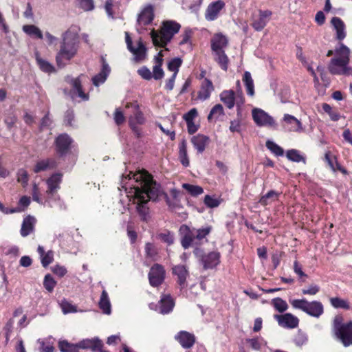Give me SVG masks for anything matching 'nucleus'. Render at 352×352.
Instances as JSON below:
<instances>
[{
    "label": "nucleus",
    "instance_id": "nucleus-1",
    "mask_svg": "<svg viewBox=\"0 0 352 352\" xmlns=\"http://www.w3.org/2000/svg\"><path fill=\"white\" fill-rule=\"evenodd\" d=\"M127 177L129 180L133 179L135 183L131 184L134 189V203L136 204V212L142 221H147L149 217L148 202L151 200L155 201L161 196L164 197L170 208L176 209L180 207V192L176 188L170 189V195L173 198V200H170L168 195L163 192L161 186L153 180L148 172L130 173Z\"/></svg>",
    "mask_w": 352,
    "mask_h": 352
},
{
    "label": "nucleus",
    "instance_id": "nucleus-2",
    "mask_svg": "<svg viewBox=\"0 0 352 352\" xmlns=\"http://www.w3.org/2000/svg\"><path fill=\"white\" fill-rule=\"evenodd\" d=\"M79 43V36L76 30L69 29L63 34L60 50L56 56L58 67H64L76 55Z\"/></svg>",
    "mask_w": 352,
    "mask_h": 352
},
{
    "label": "nucleus",
    "instance_id": "nucleus-3",
    "mask_svg": "<svg viewBox=\"0 0 352 352\" xmlns=\"http://www.w3.org/2000/svg\"><path fill=\"white\" fill-rule=\"evenodd\" d=\"M181 25L173 20L162 21L159 30H153L151 33L153 43L156 47H165L179 32Z\"/></svg>",
    "mask_w": 352,
    "mask_h": 352
},
{
    "label": "nucleus",
    "instance_id": "nucleus-4",
    "mask_svg": "<svg viewBox=\"0 0 352 352\" xmlns=\"http://www.w3.org/2000/svg\"><path fill=\"white\" fill-rule=\"evenodd\" d=\"M336 57L331 59L328 66L329 72L333 75L349 74L350 50L343 43H340L339 48L336 50Z\"/></svg>",
    "mask_w": 352,
    "mask_h": 352
},
{
    "label": "nucleus",
    "instance_id": "nucleus-5",
    "mask_svg": "<svg viewBox=\"0 0 352 352\" xmlns=\"http://www.w3.org/2000/svg\"><path fill=\"white\" fill-rule=\"evenodd\" d=\"M333 332L335 338L344 347L352 345V320L343 322V318L336 316L333 319Z\"/></svg>",
    "mask_w": 352,
    "mask_h": 352
},
{
    "label": "nucleus",
    "instance_id": "nucleus-6",
    "mask_svg": "<svg viewBox=\"0 0 352 352\" xmlns=\"http://www.w3.org/2000/svg\"><path fill=\"white\" fill-rule=\"evenodd\" d=\"M289 303L293 308L300 309L310 316L318 318L324 313V307L321 302L307 301L305 298L290 299Z\"/></svg>",
    "mask_w": 352,
    "mask_h": 352
},
{
    "label": "nucleus",
    "instance_id": "nucleus-7",
    "mask_svg": "<svg viewBox=\"0 0 352 352\" xmlns=\"http://www.w3.org/2000/svg\"><path fill=\"white\" fill-rule=\"evenodd\" d=\"M221 101L229 109H232L235 105L239 109L244 104L245 100L242 90L236 92L232 89L224 90L220 95Z\"/></svg>",
    "mask_w": 352,
    "mask_h": 352
},
{
    "label": "nucleus",
    "instance_id": "nucleus-8",
    "mask_svg": "<svg viewBox=\"0 0 352 352\" xmlns=\"http://www.w3.org/2000/svg\"><path fill=\"white\" fill-rule=\"evenodd\" d=\"M252 118L258 126H274L275 121L267 113L261 109L255 108L252 111Z\"/></svg>",
    "mask_w": 352,
    "mask_h": 352
},
{
    "label": "nucleus",
    "instance_id": "nucleus-9",
    "mask_svg": "<svg viewBox=\"0 0 352 352\" xmlns=\"http://www.w3.org/2000/svg\"><path fill=\"white\" fill-rule=\"evenodd\" d=\"M272 15V12L269 10H259L258 14L252 16V28L257 32L263 30L270 21Z\"/></svg>",
    "mask_w": 352,
    "mask_h": 352
},
{
    "label": "nucleus",
    "instance_id": "nucleus-10",
    "mask_svg": "<svg viewBox=\"0 0 352 352\" xmlns=\"http://www.w3.org/2000/svg\"><path fill=\"white\" fill-rule=\"evenodd\" d=\"M164 278L165 270L164 267L160 264L153 265L148 273L150 285L153 287H158L164 282Z\"/></svg>",
    "mask_w": 352,
    "mask_h": 352
},
{
    "label": "nucleus",
    "instance_id": "nucleus-11",
    "mask_svg": "<svg viewBox=\"0 0 352 352\" xmlns=\"http://www.w3.org/2000/svg\"><path fill=\"white\" fill-rule=\"evenodd\" d=\"M274 318L278 322L279 326L285 329H294L299 324V319L290 313L280 315L276 314Z\"/></svg>",
    "mask_w": 352,
    "mask_h": 352
},
{
    "label": "nucleus",
    "instance_id": "nucleus-12",
    "mask_svg": "<svg viewBox=\"0 0 352 352\" xmlns=\"http://www.w3.org/2000/svg\"><path fill=\"white\" fill-rule=\"evenodd\" d=\"M62 177L63 175L60 173H54L47 179L46 184L47 185V189L46 190V201L48 202L60 188Z\"/></svg>",
    "mask_w": 352,
    "mask_h": 352
},
{
    "label": "nucleus",
    "instance_id": "nucleus-13",
    "mask_svg": "<svg viewBox=\"0 0 352 352\" xmlns=\"http://www.w3.org/2000/svg\"><path fill=\"white\" fill-rule=\"evenodd\" d=\"M173 274L177 276V283L180 290H183L187 287V278L189 276V272L186 266L184 265H177L172 269Z\"/></svg>",
    "mask_w": 352,
    "mask_h": 352
},
{
    "label": "nucleus",
    "instance_id": "nucleus-14",
    "mask_svg": "<svg viewBox=\"0 0 352 352\" xmlns=\"http://www.w3.org/2000/svg\"><path fill=\"white\" fill-rule=\"evenodd\" d=\"M72 142V138L66 133H63L58 135L56 140V151L60 156L65 155L69 150Z\"/></svg>",
    "mask_w": 352,
    "mask_h": 352
},
{
    "label": "nucleus",
    "instance_id": "nucleus-15",
    "mask_svg": "<svg viewBox=\"0 0 352 352\" xmlns=\"http://www.w3.org/2000/svg\"><path fill=\"white\" fill-rule=\"evenodd\" d=\"M225 7V3L221 0H218L210 3L206 10L205 19L208 21L216 20L220 14V12Z\"/></svg>",
    "mask_w": 352,
    "mask_h": 352
},
{
    "label": "nucleus",
    "instance_id": "nucleus-16",
    "mask_svg": "<svg viewBox=\"0 0 352 352\" xmlns=\"http://www.w3.org/2000/svg\"><path fill=\"white\" fill-rule=\"evenodd\" d=\"M174 338L184 349H191L196 342L195 335L186 331H179Z\"/></svg>",
    "mask_w": 352,
    "mask_h": 352
},
{
    "label": "nucleus",
    "instance_id": "nucleus-17",
    "mask_svg": "<svg viewBox=\"0 0 352 352\" xmlns=\"http://www.w3.org/2000/svg\"><path fill=\"white\" fill-rule=\"evenodd\" d=\"M154 19V9L152 5L145 6L138 14L137 23L139 25H147L152 23Z\"/></svg>",
    "mask_w": 352,
    "mask_h": 352
},
{
    "label": "nucleus",
    "instance_id": "nucleus-18",
    "mask_svg": "<svg viewBox=\"0 0 352 352\" xmlns=\"http://www.w3.org/2000/svg\"><path fill=\"white\" fill-rule=\"evenodd\" d=\"M101 62L100 72L92 78V82L96 87L105 82L111 72V68L104 57L101 58Z\"/></svg>",
    "mask_w": 352,
    "mask_h": 352
},
{
    "label": "nucleus",
    "instance_id": "nucleus-19",
    "mask_svg": "<svg viewBox=\"0 0 352 352\" xmlns=\"http://www.w3.org/2000/svg\"><path fill=\"white\" fill-rule=\"evenodd\" d=\"M36 221V219L31 215H28L23 219L20 230V234L23 237H26L34 232Z\"/></svg>",
    "mask_w": 352,
    "mask_h": 352
},
{
    "label": "nucleus",
    "instance_id": "nucleus-20",
    "mask_svg": "<svg viewBox=\"0 0 352 352\" xmlns=\"http://www.w3.org/2000/svg\"><path fill=\"white\" fill-rule=\"evenodd\" d=\"M135 111L133 116H131L129 118V125L131 129L139 135V130L137 124H142L144 122V117L141 111L139 110V106L138 104L135 105Z\"/></svg>",
    "mask_w": 352,
    "mask_h": 352
},
{
    "label": "nucleus",
    "instance_id": "nucleus-21",
    "mask_svg": "<svg viewBox=\"0 0 352 352\" xmlns=\"http://www.w3.org/2000/svg\"><path fill=\"white\" fill-rule=\"evenodd\" d=\"M213 91L214 86L212 81L208 78H205L201 82L197 98L201 100H206L210 98Z\"/></svg>",
    "mask_w": 352,
    "mask_h": 352
},
{
    "label": "nucleus",
    "instance_id": "nucleus-22",
    "mask_svg": "<svg viewBox=\"0 0 352 352\" xmlns=\"http://www.w3.org/2000/svg\"><path fill=\"white\" fill-rule=\"evenodd\" d=\"M220 254L217 252H211L203 256L201 261L204 269H212L219 263Z\"/></svg>",
    "mask_w": 352,
    "mask_h": 352
},
{
    "label": "nucleus",
    "instance_id": "nucleus-23",
    "mask_svg": "<svg viewBox=\"0 0 352 352\" xmlns=\"http://www.w3.org/2000/svg\"><path fill=\"white\" fill-rule=\"evenodd\" d=\"M228 41L222 34H217L211 40V49L212 52L225 51Z\"/></svg>",
    "mask_w": 352,
    "mask_h": 352
},
{
    "label": "nucleus",
    "instance_id": "nucleus-24",
    "mask_svg": "<svg viewBox=\"0 0 352 352\" xmlns=\"http://www.w3.org/2000/svg\"><path fill=\"white\" fill-rule=\"evenodd\" d=\"M56 167V162L53 158H47L39 160L35 164L33 171L35 173H38L43 171H46Z\"/></svg>",
    "mask_w": 352,
    "mask_h": 352
},
{
    "label": "nucleus",
    "instance_id": "nucleus-25",
    "mask_svg": "<svg viewBox=\"0 0 352 352\" xmlns=\"http://www.w3.org/2000/svg\"><path fill=\"white\" fill-rule=\"evenodd\" d=\"M103 346L102 342L98 338L86 340L80 343V346L82 349H91L96 352H109L102 349Z\"/></svg>",
    "mask_w": 352,
    "mask_h": 352
},
{
    "label": "nucleus",
    "instance_id": "nucleus-26",
    "mask_svg": "<svg viewBox=\"0 0 352 352\" xmlns=\"http://www.w3.org/2000/svg\"><path fill=\"white\" fill-rule=\"evenodd\" d=\"M159 312L162 314H167L172 311L174 306V300L170 295H164L160 302Z\"/></svg>",
    "mask_w": 352,
    "mask_h": 352
},
{
    "label": "nucleus",
    "instance_id": "nucleus-27",
    "mask_svg": "<svg viewBox=\"0 0 352 352\" xmlns=\"http://www.w3.org/2000/svg\"><path fill=\"white\" fill-rule=\"evenodd\" d=\"M209 142V138L202 134H198L193 136L191 139L192 144L199 153L204 151L206 146L208 144Z\"/></svg>",
    "mask_w": 352,
    "mask_h": 352
},
{
    "label": "nucleus",
    "instance_id": "nucleus-28",
    "mask_svg": "<svg viewBox=\"0 0 352 352\" xmlns=\"http://www.w3.org/2000/svg\"><path fill=\"white\" fill-rule=\"evenodd\" d=\"M331 24L336 31V39L342 41L346 37L345 25L339 17H333Z\"/></svg>",
    "mask_w": 352,
    "mask_h": 352
},
{
    "label": "nucleus",
    "instance_id": "nucleus-29",
    "mask_svg": "<svg viewBox=\"0 0 352 352\" xmlns=\"http://www.w3.org/2000/svg\"><path fill=\"white\" fill-rule=\"evenodd\" d=\"M283 120L289 125V131L300 132L302 131V124L296 118L289 114H285Z\"/></svg>",
    "mask_w": 352,
    "mask_h": 352
},
{
    "label": "nucleus",
    "instance_id": "nucleus-30",
    "mask_svg": "<svg viewBox=\"0 0 352 352\" xmlns=\"http://www.w3.org/2000/svg\"><path fill=\"white\" fill-rule=\"evenodd\" d=\"M214 59L218 63L219 67L223 70L227 71L229 65V58L226 54L225 51L212 52Z\"/></svg>",
    "mask_w": 352,
    "mask_h": 352
},
{
    "label": "nucleus",
    "instance_id": "nucleus-31",
    "mask_svg": "<svg viewBox=\"0 0 352 352\" xmlns=\"http://www.w3.org/2000/svg\"><path fill=\"white\" fill-rule=\"evenodd\" d=\"M280 195V192L271 190L260 198L258 203L263 206H266L278 200Z\"/></svg>",
    "mask_w": 352,
    "mask_h": 352
},
{
    "label": "nucleus",
    "instance_id": "nucleus-32",
    "mask_svg": "<svg viewBox=\"0 0 352 352\" xmlns=\"http://www.w3.org/2000/svg\"><path fill=\"white\" fill-rule=\"evenodd\" d=\"M179 157L182 164L187 167L189 166V160L187 154V143L183 140L179 144Z\"/></svg>",
    "mask_w": 352,
    "mask_h": 352
},
{
    "label": "nucleus",
    "instance_id": "nucleus-33",
    "mask_svg": "<svg viewBox=\"0 0 352 352\" xmlns=\"http://www.w3.org/2000/svg\"><path fill=\"white\" fill-rule=\"evenodd\" d=\"M243 81L246 88L247 94L253 96L254 95V85L250 72L247 71L244 72Z\"/></svg>",
    "mask_w": 352,
    "mask_h": 352
},
{
    "label": "nucleus",
    "instance_id": "nucleus-34",
    "mask_svg": "<svg viewBox=\"0 0 352 352\" xmlns=\"http://www.w3.org/2000/svg\"><path fill=\"white\" fill-rule=\"evenodd\" d=\"M99 306L104 314H109L111 313V304L108 294L105 290L102 292L99 301Z\"/></svg>",
    "mask_w": 352,
    "mask_h": 352
},
{
    "label": "nucleus",
    "instance_id": "nucleus-35",
    "mask_svg": "<svg viewBox=\"0 0 352 352\" xmlns=\"http://www.w3.org/2000/svg\"><path fill=\"white\" fill-rule=\"evenodd\" d=\"M23 31L25 33H26L28 35L34 37V38H36L42 39L43 37V35L41 30L38 27H36L34 25H23Z\"/></svg>",
    "mask_w": 352,
    "mask_h": 352
},
{
    "label": "nucleus",
    "instance_id": "nucleus-36",
    "mask_svg": "<svg viewBox=\"0 0 352 352\" xmlns=\"http://www.w3.org/2000/svg\"><path fill=\"white\" fill-rule=\"evenodd\" d=\"M130 52L135 55V60L139 61L145 58L146 48L143 42L140 40L138 43V47L136 48L133 47L132 50H130Z\"/></svg>",
    "mask_w": 352,
    "mask_h": 352
},
{
    "label": "nucleus",
    "instance_id": "nucleus-37",
    "mask_svg": "<svg viewBox=\"0 0 352 352\" xmlns=\"http://www.w3.org/2000/svg\"><path fill=\"white\" fill-rule=\"evenodd\" d=\"M181 243L184 249H187L190 245L196 244L197 243L195 242V234L194 232L188 230L182 237Z\"/></svg>",
    "mask_w": 352,
    "mask_h": 352
},
{
    "label": "nucleus",
    "instance_id": "nucleus-38",
    "mask_svg": "<svg viewBox=\"0 0 352 352\" xmlns=\"http://www.w3.org/2000/svg\"><path fill=\"white\" fill-rule=\"evenodd\" d=\"M182 188L185 189L191 196L197 197L204 192L202 187L197 185H192L188 183L182 184Z\"/></svg>",
    "mask_w": 352,
    "mask_h": 352
},
{
    "label": "nucleus",
    "instance_id": "nucleus-39",
    "mask_svg": "<svg viewBox=\"0 0 352 352\" xmlns=\"http://www.w3.org/2000/svg\"><path fill=\"white\" fill-rule=\"evenodd\" d=\"M36 60L39 68L44 72L52 73L55 72L54 67L48 61L41 58L36 54Z\"/></svg>",
    "mask_w": 352,
    "mask_h": 352
},
{
    "label": "nucleus",
    "instance_id": "nucleus-40",
    "mask_svg": "<svg viewBox=\"0 0 352 352\" xmlns=\"http://www.w3.org/2000/svg\"><path fill=\"white\" fill-rule=\"evenodd\" d=\"M271 304L274 308L280 313H283L288 309V305L287 302L279 297L272 299Z\"/></svg>",
    "mask_w": 352,
    "mask_h": 352
},
{
    "label": "nucleus",
    "instance_id": "nucleus-41",
    "mask_svg": "<svg viewBox=\"0 0 352 352\" xmlns=\"http://www.w3.org/2000/svg\"><path fill=\"white\" fill-rule=\"evenodd\" d=\"M72 85L73 87V89L74 93L77 94L78 96L84 100H88V95L85 94L82 91L81 82L79 78L73 79L72 80Z\"/></svg>",
    "mask_w": 352,
    "mask_h": 352
},
{
    "label": "nucleus",
    "instance_id": "nucleus-42",
    "mask_svg": "<svg viewBox=\"0 0 352 352\" xmlns=\"http://www.w3.org/2000/svg\"><path fill=\"white\" fill-rule=\"evenodd\" d=\"M224 115V110L223 106L221 104H215L210 110L208 120L211 121L212 120H217L221 116Z\"/></svg>",
    "mask_w": 352,
    "mask_h": 352
},
{
    "label": "nucleus",
    "instance_id": "nucleus-43",
    "mask_svg": "<svg viewBox=\"0 0 352 352\" xmlns=\"http://www.w3.org/2000/svg\"><path fill=\"white\" fill-rule=\"evenodd\" d=\"M286 156L288 158L289 160L295 162H302L304 164L306 163L305 158L300 155V152L298 150L296 149H290L287 151Z\"/></svg>",
    "mask_w": 352,
    "mask_h": 352
},
{
    "label": "nucleus",
    "instance_id": "nucleus-44",
    "mask_svg": "<svg viewBox=\"0 0 352 352\" xmlns=\"http://www.w3.org/2000/svg\"><path fill=\"white\" fill-rule=\"evenodd\" d=\"M330 302H331V305L334 308H336V309L340 308V309H349L350 308L349 302L346 300L340 298L338 297L331 298Z\"/></svg>",
    "mask_w": 352,
    "mask_h": 352
},
{
    "label": "nucleus",
    "instance_id": "nucleus-45",
    "mask_svg": "<svg viewBox=\"0 0 352 352\" xmlns=\"http://www.w3.org/2000/svg\"><path fill=\"white\" fill-rule=\"evenodd\" d=\"M266 147L275 155L276 156H283L284 154L283 149L278 146L277 144L271 140H267L266 142Z\"/></svg>",
    "mask_w": 352,
    "mask_h": 352
},
{
    "label": "nucleus",
    "instance_id": "nucleus-46",
    "mask_svg": "<svg viewBox=\"0 0 352 352\" xmlns=\"http://www.w3.org/2000/svg\"><path fill=\"white\" fill-rule=\"evenodd\" d=\"M145 253L147 258H151L153 261L156 260L157 255V250L153 243H146L145 245Z\"/></svg>",
    "mask_w": 352,
    "mask_h": 352
},
{
    "label": "nucleus",
    "instance_id": "nucleus-47",
    "mask_svg": "<svg viewBox=\"0 0 352 352\" xmlns=\"http://www.w3.org/2000/svg\"><path fill=\"white\" fill-rule=\"evenodd\" d=\"M193 32L192 30L189 28H186L184 30V32L180 35L179 38H181L180 41L178 42L179 45H183L184 44L190 43V38L192 36Z\"/></svg>",
    "mask_w": 352,
    "mask_h": 352
},
{
    "label": "nucleus",
    "instance_id": "nucleus-48",
    "mask_svg": "<svg viewBox=\"0 0 352 352\" xmlns=\"http://www.w3.org/2000/svg\"><path fill=\"white\" fill-rule=\"evenodd\" d=\"M58 346L61 352H78L76 345L69 343L67 341L59 342Z\"/></svg>",
    "mask_w": 352,
    "mask_h": 352
},
{
    "label": "nucleus",
    "instance_id": "nucleus-49",
    "mask_svg": "<svg viewBox=\"0 0 352 352\" xmlns=\"http://www.w3.org/2000/svg\"><path fill=\"white\" fill-rule=\"evenodd\" d=\"M157 238L168 245L173 244L174 242L173 234L168 230H165L158 234Z\"/></svg>",
    "mask_w": 352,
    "mask_h": 352
},
{
    "label": "nucleus",
    "instance_id": "nucleus-50",
    "mask_svg": "<svg viewBox=\"0 0 352 352\" xmlns=\"http://www.w3.org/2000/svg\"><path fill=\"white\" fill-rule=\"evenodd\" d=\"M182 61L179 58H174L168 63V70L173 72V74L175 75L177 74L179 72V68L181 66Z\"/></svg>",
    "mask_w": 352,
    "mask_h": 352
},
{
    "label": "nucleus",
    "instance_id": "nucleus-51",
    "mask_svg": "<svg viewBox=\"0 0 352 352\" xmlns=\"http://www.w3.org/2000/svg\"><path fill=\"white\" fill-rule=\"evenodd\" d=\"M56 285V282L50 274H47L45 276L43 285L46 290H47L49 292H52Z\"/></svg>",
    "mask_w": 352,
    "mask_h": 352
},
{
    "label": "nucleus",
    "instance_id": "nucleus-52",
    "mask_svg": "<svg viewBox=\"0 0 352 352\" xmlns=\"http://www.w3.org/2000/svg\"><path fill=\"white\" fill-rule=\"evenodd\" d=\"M195 234V241H201L204 239L211 231V227L208 226L206 228H200L198 230H192Z\"/></svg>",
    "mask_w": 352,
    "mask_h": 352
},
{
    "label": "nucleus",
    "instance_id": "nucleus-53",
    "mask_svg": "<svg viewBox=\"0 0 352 352\" xmlns=\"http://www.w3.org/2000/svg\"><path fill=\"white\" fill-rule=\"evenodd\" d=\"M204 202L207 207L210 208H216L220 204V201L218 199L208 195L205 196Z\"/></svg>",
    "mask_w": 352,
    "mask_h": 352
},
{
    "label": "nucleus",
    "instance_id": "nucleus-54",
    "mask_svg": "<svg viewBox=\"0 0 352 352\" xmlns=\"http://www.w3.org/2000/svg\"><path fill=\"white\" fill-rule=\"evenodd\" d=\"M308 341L307 336L305 333L299 330L294 338V342L298 346H302Z\"/></svg>",
    "mask_w": 352,
    "mask_h": 352
},
{
    "label": "nucleus",
    "instance_id": "nucleus-55",
    "mask_svg": "<svg viewBox=\"0 0 352 352\" xmlns=\"http://www.w3.org/2000/svg\"><path fill=\"white\" fill-rule=\"evenodd\" d=\"M79 7L85 11H91L94 8L93 0H76Z\"/></svg>",
    "mask_w": 352,
    "mask_h": 352
},
{
    "label": "nucleus",
    "instance_id": "nucleus-56",
    "mask_svg": "<svg viewBox=\"0 0 352 352\" xmlns=\"http://www.w3.org/2000/svg\"><path fill=\"white\" fill-rule=\"evenodd\" d=\"M17 181L23 186H25L28 184V173L27 170H25L23 168H21L17 172Z\"/></svg>",
    "mask_w": 352,
    "mask_h": 352
},
{
    "label": "nucleus",
    "instance_id": "nucleus-57",
    "mask_svg": "<svg viewBox=\"0 0 352 352\" xmlns=\"http://www.w3.org/2000/svg\"><path fill=\"white\" fill-rule=\"evenodd\" d=\"M54 260V252L52 250L46 252L41 257V264L44 267H47Z\"/></svg>",
    "mask_w": 352,
    "mask_h": 352
},
{
    "label": "nucleus",
    "instance_id": "nucleus-58",
    "mask_svg": "<svg viewBox=\"0 0 352 352\" xmlns=\"http://www.w3.org/2000/svg\"><path fill=\"white\" fill-rule=\"evenodd\" d=\"M320 291V287L317 285L312 284L307 287L302 289V294L304 295H316Z\"/></svg>",
    "mask_w": 352,
    "mask_h": 352
},
{
    "label": "nucleus",
    "instance_id": "nucleus-59",
    "mask_svg": "<svg viewBox=\"0 0 352 352\" xmlns=\"http://www.w3.org/2000/svg\"><path fill=\"white\" fill-rule=\"evenodd\" d=\"M153 73L152 77H153L155 80H160L164 76V72L160 64H155V65L153 66Z\"/></svg>",
    "mask_w": 352,
    "mask_h": 352
},
{
    "label": "nucleus",
    "instance_id": "nucleus-60",
    "mask_svg": "<svg viewBox=\"0 0 352 352\" xmlns=\"http://www.w3.org/2000/svg\"><path fill=\"white\" fill-rule=\"evenodd\" d=\"M30 204V198L27 196H23L19 201L18 206L14 208H19L21 212L24 211Z\"/></svg>",
    "mask_w": 352,
    "mask_h": 352
},
{
    "label": "nucleus",
    "instance_id": "nucleus-61",
    "mask_svg": "<svg viewBox=\"0 0 352 352\" xmlns=\"http://www.w3.org/2000/svg\"><path fill=\"white\" fill-rule=\"evenodd\" d=\"M262 340L258 338H251V339H247L246 342L247 343H249L250 345V347L254 350H260L261 348Z\"/></svg>",
    "mask_w": 352,
    "mask_h": 352
},
{
    "label": "nucleus",
    "instance_id": "nucleus-62",
    "mask_svg": "<svg viewBox=\"0 0 352 352\" xmlns=\"http://www.w3.org/2000/svg\"><path fill=\"white\" fill-rule=\"evenodd\" d=\"M138 74L143 78L149 80L152 78V74L148 68L143 66L138 70Z\"/></svg>",
    "mask_w": 352,
    "mask_h": 352
},
{
    "label": "nucleus",
    "instance_id": "nucleus-63",
    "mask_svg": "<svg viewBox=\"0 0 352 352\" xmlns=\"http://www.w3.org/2000/svg\"><path fill=\"white\" fill-rule=\"evenodd\" d=\"M14 322V320L12 318H10L7 322V323L6 324V325L3 328V329L5 331L6 342H8V340L10 339V336L12 332Z\"/></svg>",
    "mask_w": 352,
    "mask_h": 352
},
{
    "label": "nucleus",
    "instance_id": "nucleus-64",
    "mask_svg": "<svg viewBox=\"0 0 352 352\" xmlns=\"http://www.w3.org/2000/svg\"><path fill=\"white\" fill-rule=\"evenodd\" d=\"M17 118L15 115L11 113L5 118V123L9 129H11L16 122Z\"/></svg>",
    "mask_w": 352,
    "mask_h": 352
}]
</instances>
